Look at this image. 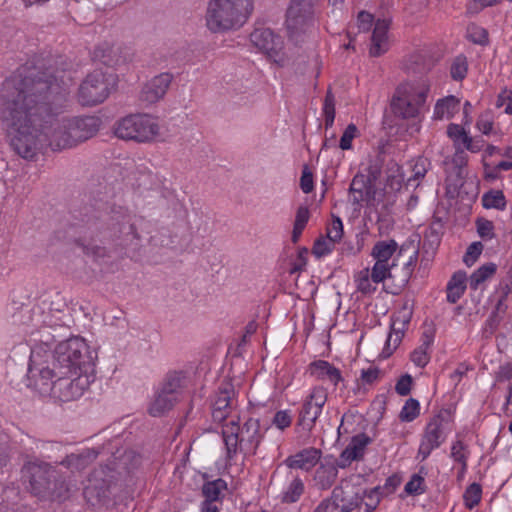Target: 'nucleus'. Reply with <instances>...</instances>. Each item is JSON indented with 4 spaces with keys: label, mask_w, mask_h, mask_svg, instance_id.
Segmentation results:
<instances>
[{
    "label": "nucleus",
    "mask_w": 512,
    "mask_h": 512,
    "mask_svg": "<svg viewBox=\"0 0 512 512\" xmlns=\"http://www.w3.org/2000/svg\"><path fill=\"white\" fill-rule=\"evenodd\" d=\"M71 80L64 69L27 62L3 82L2 115L10 145L20 157L32 160L44 146L53 150L73 147L99 130L100 119L95 116L59 118Z\"/></svg>",
    "instance_id": "f257e3e1"
},
{
    "label": "nucleus",
    "mask_w": 512,
    "mask_h": 512,
    "mask_svg": "<svg viewBox=\"0 0 512 512\" xmlns=\"http://www.w3.org/2000/svg\"><path fill=\"white\" fill-rule=\"evenodd\" d=\"M134 218L126 206L102 200L84 207L80 212V220L87 227L91 238L99 237L101 241L121 240L124 245L140 239Z\"/></svg>",
    "instance_id": "f03ea898"
},
{
    "label": "nucleus",
    "mask_w": 512,
    "mask_h": 512,
    "mask_svg": "<svg viewBox=\"0 0 512 512\" xmlns=\"http://www.w3.org/2000/svg\"><path fill=\"white\" fill-rule=\"evenodd\" d=\"M29 478L30 490L41 500L61 501L68 497L69 486L59 471L43 461H29L23 466Z\"/></svg>",
    "instance_id": "7ed1b4c3"
},
{
    "label": "nucleus",
    "mask_w": 512,
    "mask_h": 512,
    "mask_svg": "<svg viewBox=\"0 0 512 512\" xmlns=\"http://www.w3.org/2000/svg\"><path fill=\"white\" fill-rule=\"evenodd\" d=\"M53 363L63 374L93 375L95 363L93 353L82 338L74 337L60 342L53 355Z\"/></svg>",
    "instance_id": "20e7f679"
},
{
    "label": "nucleus",
    "mask_w": 512,
    "mask_h": 512,
    "mask_svg": "<svg viewBox=\"0 0 512 512\" xmlns=\"http://www.w3.org/2000/svg\"><path fill=\"white\" fill-rule=\"evenodd\" d=\"M253 11V0H210L206 24L211 32H223L242 26Z\"/></svg>",
    "instance_id": "39448f33"
},
{
    "label": "nucleus",
    "mask_w": 512,
    "mask_h": 512,
    "mask_svg": "<svg viewBox=\"0 0 512 512\" xmlns=\"http://www.w3.org/2000/svg\"><path fill=\"white\" fill-rule=\"evenodd\" d=\"M320 0H291L286 12L289 39L296 45L303 43L314 26L316 6Z\"/></svg>",
    "instance_id": "423d86ee"
},
{
    "label": "nucleus",
    "mask_w": 512,
    "mask_h": 512,
    "mask_svg": "<svg viewBox=\"0 0 512 512\" xmlns=\"http://www.w3.org/2000/svg\"><path fill=\"white\" fill-rule=\"evenodd\" d=\"M429 90L430 83L427 80L419 82L417 87L398 86L390 103L393 114L402 119L418 117L425 105Z\"/></svg>",
    "instance_id": "0eeeda50"
},
{
    "label": "nucleus",
    "mask_w": 512,
    "mask_h": 512,
    "mask_svg": "<svg viewBox=\"0 0 512 512\" xmlns=\"http://www.w3.org/2000/svg\"><path fill=\"white\" fill-rule=\"evenodd\" d=\"M114 133L123 140L149 143L159 135L160 127L149 114H131L116 123Z\"/></svg>",
    "instance_id": "6e6552de"
},
{
    "label": "nucleus",
    "mask_w": 512,
    "mask_h": 512,
    "mask_svg": "<svg viewBox=\"0 0 512 512\" xmlns=\"http://www.w3.org/2000/svg\"><path fill=\"white\" fill-rule=\"evenodd\" d=\"M115 86V74L95 70L81 83L78 100L83 106H95L105 101Z\"/></svg>",
    "instance_id": "1a4fd4ad"
},
{
    "label": "nucleus",
    "mask_w": 512,
    "mask_h": 512,
    "mask_svg": "<svg viewBox=\"0 0 512 512\" xmlns=\"http://www.w3.org/2000/svg\"><path fill=\"white\" fill-rule=\"evenodd\" d=\"M252 44L261 50L266 56L279 66L289 64V59L283 52L284 42L281 36L276 35L269 28L255 29L250 34Z\"/></svg>",
    "instance_id": "9d476101"
},
{
    "label": "nucleus",
    "mask_w": 512,
    "mask_h": 512,
    "mask_svg": "<svg viewBox=\"0 0 512 512\" xmlns=\"http://www.w3.org/2000/svg\"><path fill=\"white\" fill-rule=\"evenodd\" d=\"M326 401V389L323 387H314L301 406L297 426L307 433L311 432Z\"/></svg>",
    "instance_id": "9b49d317"
},
{
    "label": "nucleus",
    "mask_w": 512,
    "mask_h": 512,
    "mask_svg": "<svg viewBox=\"0 0 512 512\" xmlns=\"http://www.w3.org/2000/svg\"><path fill=\"white\" fill-rule=\"evenodd\" d=\"M74 374H63L52 382L50 387L51 394L59 398L61 401L67 402L80 397L86 386L89 385L90 379L94 381L93 375L77 374V377L70 379Z\"/></svg>",
    "instance_id": "f8f14e48"
},
{
    "label": "nucleus",
    "mask_w": 512,
    "mask_h": 512,
    "mask_svg": "<svg viewBox=\"0 0 512 512\" xmlns=\"http://www.w3.org/2000/svg\"><path fill=\"white\" fill-rule=\"evenodd\" d=\"M130 49L121 43L104 42L94 50V58L109 67H117L131 60Z\"/></svg>",
    "instance_id": "ddd939ff"
},
{
    "label": "nucleus",
    "mask_w": 512,
    "mask_h": 512,
    "mask_svg": "<svg viewBox=\"0 0 512 512\" xmlns=\"http://www.w3.org/2000/svg\"><path fill=\"white\" fill-rule=\"evenodd\" d=\"M173 78V75L169 72L153 77L143 85L139 94V100L146 105L157 103L166 95Z\"/></svg>",
    "instance_id": "4468645a"
},
{
    "label": "nucleus",
    "mask_w": 512,
    "mask_h": 512,
    "mask_svg": "<svg viewBox=\"0 0 512 512\" xmlns=\"http://www.w3.org/2000/svg\"><path fill=\"white\" fill-rule=\"evenodd\" d=\"M371 441V438L365 433H360L352 437L351 442L340 454L337 467L344 469L349 466L352 461L363 459L365 449Z\"/></svg>",
    "instance_id": "2eb2a0df"
},
{
    "label": "nucleus",
    "mask_w": 512,
    "mask_h": 512,
    "mask_svg": "<svg viewBox=\"0 0 512 512\" xmlns=\"http://www.w3.org/2000/svg\"><path fill=\"white\" fill-rule=\"evenodd\" d=\"M239 434L240 452L255 454L262 438L259 421L248 419L242 427L239 426Z\"/></svg>",
    "instance_id": "dca6fc26"
},
{
    "label": "nucleus",
    "mask_w": 512,
    "mask_h": 512,
    "mask_svg": "<svg viewBox=\"0 0 512 512\" xmlns=\"http://www.w3.org/2000/svg\"><path fill=\"white\" fill-rule=\"evenodd\" d=\"M320 457L321 450L310 447L288 457L285 464L292 469L309 471L318 463Z\"/></svg>",
    "instance_id": "f3484780"
},
{
    "label": "nucleus",
    "mask_w": 512,
    "mask_h": 512,
    "mask_svg": "<svg viewBox=\"0 0 512 512\" xmlns=\"http://www.w3.org/2000/svg\"><path fill=\"white\" fill-rule=\"evenodd\" d=\"M390 21L387 19H378L375 22L371 36L370 56L379 57L388 50L387 33Z\"/></svg>",
    "instance_id": "a211bd4d"
},
{
    "label": "nucleus",
    "mask_w": 512,
    "mask_h": 512,
    "mask_svg": "<svg viewBox=\"0 0 512 512\" xmlns=\"http://www.w3.org/2000/svg\"><path fill=\"white\" fill-rule=\"evenodd\" d=\"M112 469L119 474L130 473L141 464V456L132 449H118L113 454Z\"/></svg>",
    "instance_id": "6ab92c4d"
},
{
    "label": "nucleus",
    "mask_w": 512,
    "mask_h": 512,
    "mask_svg": "<svg viewBox=\"0 0 512 512\" xmlns=\"http://www.w3.org/2000/svg\"><path fill=\"white\" fill-rule=\"evenodd\" d=\"M308 370L311 376L316 379H327L334 385H337L343 380L340 370L325 360H316L310 363Z\"/></svg>",
    "instance_id": "aec40b11"
},
{
    "label": "nucleus",
    "mask_w": 512,
    "mask_h": 512,
    "mask_svg": "<svg viewBox=\"0 0 512 512\" xmlns=\"http://www.w3.org/2000/svg\"><path fill=\"white\" fill-rule=\"evenodd\" d=\"M353 205H360L371 198V180L363 174H356L349 187Z\"/></svg>",
    "instance_id": "412c9836"
},
{
    "label": "nucleus",
    "mask_w": 512,
    "mask_h": 512,
    "mask_svg": "<svg viewBox=\"0 0 512 512\" xmlns=\"http://www.w3.org/2000/svg\"><path fill=\"white\" fill-rule=\"evenodd\" d=\"M223 440L226 447V455L229 460L240 451V434L238 420L231 419L229 423L225 424L223 431Z\"/></svg>",
    "instance_id": "4be33fe9"
},
{
    "label": "nucleus",
    "mask_w": 512,
    "mask_h": 512,
    "mask_svg": "<svg viewBox=\"0 0 512 512\" xmlns=\"http://www.w3.org/2000/svg\"><path fill=\"white\" fill-rule=\"evenodd\" d=\"M36 372L39 375V379L35 381V387L38 388L41 392H48L50 391L51 384L53 382V378H59L60 377V370H58L57 367L53 365L52 368L48 366H43L41 368L33 367L32 365H29V376L35 377Z\"/></svg>",
    "instance_id": "5701e85b"
},
{
    "label": "nucleus",
    "mask_w": 512,
    "mask_h": 512,
    "mask_svg": "<svg viewBox=\"0 0 512 512\" xmlns=\"http://www.w3.org/2000/svg\"><path fill=\"white\" fill-rule=\"evenodd\" d=\"M98 456V452L94 449H85L80 453H72L67 455L60 464L75 470H82L92 463Z\"/></svg>",
    "instance_id": "b1692460"
},
{
    "label": "nucleus",
    "mask_w": 512,
    "mask_h": 512,
    "mask_svg": "<svg viewBox=\"0 0 512 512\" xmlns=\"http://www.w3.org/2000/svg\"><path fill=\"white\" fill-rule=\"evenodd\" d=\"M467 287V275L464 271H457L449 280L446 292L447 301L451 304L456 303L464 294Z\"/></svg>",
    "instance_id": "393cba45"
},
{
    "label": "nucleus",
    "mask_w": 512,
    "mask_h": 512,
    "mask_svg": "<svg viewBox=\"0 0 512 512\" xmlns=\"http://www.w3.org/2000/svg\"><path fill=\"white\" fill-rule=\"evenodd\" d=\"M177 400L178 397L168 395L159 390L149 406V414L153 417H160L171 410Z\"/></svg>",
    "instance_id": "a878e982"
},
{
    "label": "nucleus",
    "mask_w": 512,
    "mask_h": 512,
    "mask_svg": "<svg viewBox=\"0 0 512 512\" xmlns=\"http://www.w3.org/2000/svg\"><path fill=\"white\" fill-rule=\"evenodd\" d=\"M234 395L235 389L233 384L230 381H223L218 388L212 408L230 410L232 408Z\"/></svg>",
    "instance_id": "bb28decb"
},
{
    "label": "nucleus",
    "mask_w": 512,
    "mask_h": 512,
    "mask_svg": "<svg viewBox=\"0 0 512 512\" xmlns=\"http://www.w3.org/2000/svg\"><path fill=\"white\" fill-rule=\"evenodd\" d=\"M460 100L453 95L437 101L434 108V119L451 118L459 110Z\"/></svg>",
    "instance_id": "cd10ccee"
},
{
    "label": "nucleus",
    "mask_w": 512,
    "mask_h": 512,
    "mask_svg": "<svg viewBox=\"0 0 512 512\" xmlns=\"http://www.w3.org/2000/svg\"><path fill=\"white\" fill-rule=\"evenodd\" d=\"M227 489V483L224 479L218 478L213 481L205 482L202 486V495L207 502H218L223 498V491Z\"/></svg>",
    "instance_id": "c85d7f7f"
},
{
    "label": "nucleus",
    "mask_w": 512,
    "mask_h": 512,
    "mask_svg": "<svg viewBox=\"0 0 512 512\" xmlns=\"http://www.w3.org/2000/svg\"><path fill=\"white\" fill-rule=\"evenodd\" d=\"M442 435V419L434 416L427 424L422 440L438 448L443 442Z\"/></svg>",
    "instance_id": "c756f323"
},
{
    "label": "nucleus",
    "mask_w": 512,
    "mask_h": 512,
    "mask_svg": "<svg viewBox=\"0 0 512 512\" xmlns=\"http://www.w3.org/2000/svg\"><path fill=\"white\" fill-rule=\"evenodd\" d=\"M410 315H403L401 318L400 315L395 316L391 324V332L386 341L387 348L390 347L391 343H393L394 349L401 342V339L404 334V330L406 326L409 324Z\"/></svg>",
    "instance_id": "7c9ffc66"
},
{
    "label": "nucleus",
    "mask_w": 512,
    "mask_h": 512,
    "mask_svg": "<svg viewBox=\"0 0 512 512\" xmlns=\"http://www.w3.org/2000/svg\"><path fill=\"white\" fill-rule=\"evenodd\" d=\"M397 248L398 244L395 240L378 241L373 246L371 255L377 262L388 263Z\"/></svg>",
    "instance_id": "2f4dec72"
},
{
    "label": "nucleus",
    "mask_w": 512,
    "mask_h": 512,
    "mask_svg": "<svg viewBox=\"0 0 512 512\" xmlns=\"http://www.w3.org/2000/svg\"><path fill=\"white\" fill-rule=\"evenodd\" d=\"M497 270L494 263H486L474 271L469 278V286L472 290H477L479 286L487 279L491 278Z\"/></svg>",
    "instance_id": "473e14b6"
},
{
    "label": "nucleus",
    "mask_w": 512,
    "mask_h": 512,
    "mask_svg": "<svg viewBox=\"0 0 512 512\" xmlns=\"http://www.w3.org/2000/svg\"><path fill=\"white\" fill-rule=\"evenodd\" d=\"M184 378L185 376L182 372H169L162 383L160 391L177 397L182 388Z\"/></svg>",
    "instance_id": "72a5a7b5"
},
{
    "label": "nucleus",
    "mask_w": 512,
    "mask_h": 512,
    "mask_svg": "<svg viewBox=\"0 0 512 512\" xmlns=\"http://www.w3.org/2000/svg\"><path fill=\"white\" fill-rule=\"evenodd\" d=\"M395 263L392 264L375 262L372 272H371V280L374 283H381L386 279H394L395 275Z\"/></svg>",
    "instance_id": "f704fd0d"
},
{
    "label": "nucleus",
    "mask_w": 512,
    "mask_h": 512,
    "mask_svg": "<svg viewBox=\"0 0 512 512\" xmlns=\"http://www.w3.org/2000/svg\"><path fill=\"white\" fill-rule=\"evenodd\" d=\"M337 475L338 470L336 466H321L316 470L315 480L321 489H328L335 482Z\"/></svg>",
    "instance_id": "c9c22d12"
},
{
    "label": "nucleus",
    "mask_w": 512,
    "mask_h": 512,
    "mask_svg": "<svg viewBox=\"0 0 512 512\" xmlns=\"http://www.w3.org/2000/svg\"><path fill=\"white\" fill-rule=\"evenodd\" d=\"M304 492V484L303 481L296 477L289 484L287 490L283 492L281 501L286 504H291L297 502L301 495Z\"/></svg>",
    "instance_id": "e433bc0d"
},
{
    "label": "nucleus",
    "mask_w": 512,
    "mask_h": 512,
    "mask_svg": "<svg viewBox=\"0 0 512 512\" xmlns=\"http://www.w3.org/2000/svg\"><path fill=\"white\" fill-rule=\"evenodd\" d=\"M483 206L487 209L495 208L504 210L506 207V199L501 190H491L482 197Z\"/></svg>",
    "instance_id": "4c0bfd02"
},
{
    "label": "nucleus",
    "mask_w": 512,
    "mask_h": 512,
    "mask_svg": "<svg viewBox=\"0 0 512 512\" xmlns=\"http://www.w3.org/2000/svg\"><path fill=\"white\" fill-rule=\"evenodd\" d=\"M467 71V58L464 55L455 57L450 67V75L452 79L455 81L463 80L466 77Z\"/></svg>",
    "instance_id": "58836bf2"
},
{
    "label": "nucleus",
    "mask_w": 512,
    "mask_h": 512,
    "mask_svg": "<svg viewBox=\"0 0 512 512\" xmlns=\"http://www.w3.org/2000/svg\"><path fill=\"white\" fill-rule=\"evenodd\" d=\"M481 495H482V489H481L480 484L475 483V482L470 484L466 488V490L463 494V498H464L466 507L468 509H472L476 505H478L481 500Z\"/></svg>",
    "instance_id": "ea45409f"
},
{
    "label": "nucleus",
    "mask_w": 512,
    "mask_h": 512,
    "mask_svg": "<svg viewBox=\"0 0 512 512\" xmlns=\"http://www.w3.org/2000/svg\"><path fill=\"white\" fill-rule=\"evenodd\" d=\"M85 234L87 237L90 238V242L87 244L82 243L83 251L86 255L92 256L95 260L103 259L105 257H109V252L106 249V247L97 245L93 243V240L96 238H91L89 234L87 233V230L85 231Z\"/></svg>",
    "instance_id": "a19ab883"
},
{
    "label": "nucleus",
    "mask_w": 512,
    "mask_h": 512,
    "mask_svg": "<svg viewBox=\"0 0 512 512\" xmlns=\"http://www.w3.org/2000/svg\"><path fill=\"white\" fill-rule=\"evenodd\" d=\"M420 410V404L418 400L409 398L403 406L399 418L405 422L413 421L418 415Z\"/></svg>",
    "instance_id": "79ce46f5"
},
{
    "label": "nucleus",
    "mask_w": 512,
    "mask_h": 512,
    "mask_svg": "<svg viewBox=\"0 0 512 512\" xmlns=\"http://www.w3.org/2000/svg\"><path fill=\"white\" fill-rule=\"evenodd\" d=\"M430 166L431 162L428 158L418 157L412 166L413 175L408 179V183L422 179L426 175Z\"/></svg>",
    "instance_id": "37998d69"
},
{
    "label": "nucleus",
    "mask_w": 512,
    "mask_h": 512,
    "mask_svg": "<svg viewBox=\"0 0 512 512\" xmlns=\"http://www.w3.org/2000/svg\"><path fill=\"white\" fill-rule=\"evenodd\" d=\"M326 237L331 241L338 242L343 236V223L340 217L332 214L331 223L327 226Z\"/></svg>",
    "instance_id": "c03bdc74"
},
{
    "label": "nucleus",
    "mask_w": 512,
    "mask_h": 512,
    "mask_svg": "<svg viewBox=\"0 0 512 512\" xmlns=\"http://www.w3.org/2000/svg\"><path fill=\"white\" fill-rule=\"evenodd\" d=\"M335 241H331L327 237H320L313 245L312 253L317 257L321 258L330 253L335 245Z\"/></svg>",
    "instance_id": "a18cd8bd"
},
{
    "label": "nucleus",
    "mask_w": 512,
    "mask_h": 512,
    "mask_svg": "<svg viewBox=\"0 0 512 512\" xmlns=\"http://www.w3.org/2000/svg\"><path fill=\"white\" fill-rule=\"evenodd\" d=\"M465 445L461 440L453 443L451 448V457L454 461L461 464V471L464 472L467 468V457L464 454Z\"/></svg>",
    "instance_id": "49530a36"
},
{
    "label": "nucleus",
    "mask_w": 512,
    "mask_h": 512,
    "mask_svg": "<svg viewBox=\"0 0 512 512\" xmlns=\"http://www.w3.org/2000/svg\"><path fill=\"white\" fill-rule=\"evenodd\" d=\"M477 233L482 239H492L495 237L494 224L485 218L476 220Z\"/></svg>",
    "instance_id": "de8ad7c7"
},
{
    "label": "nucleus",
    "mask_w": 512,
    "mask_h": 512,
    "mask_svg": "<svg viewBox=\"0 0 512 512\" xmlns=\"http://www.w3.org/2000/svg\"><path fill=\"white\" fill-rule=\"evenodd\" d=\"M358 129L355 124H349L344 130L340 139V148L342 150H349L352 148V141L357 136Z\"/></svg>",
    "instance_id": "09e8293b"
},
{
    "label": "nucleus",
    "mask_w": 512,
    "mask_h": 512,
    "mask_svg": "<svg viewBox=\"0 0 512 512\" xmlns=\"http://www.w3.org/2000/svg\"><path fill=\"white\" fill-rule=\"evenodd\" d=\"M424 478L419 474H414L405 485V492L411 495H420L425 492L423 486Z\"/></svg>",
    "instance_id": "8fccbe9b"
},
{
    "label": "nucleus",
    "mask_w": 512,
    "mask_h": 512,
    "mask_svg": "<svg viewBox=\"0 0 512 512\" xmlns=\"http://www.w3.org/2000/svg\"><path fill=\"white\" fill-rule=\"evenodd\" d=\"M483 250V244L481 242H473L467 248V251L463 257V261L467 266L473 265L478 257L481 255Z\"/></svg>",
    "instance_id": "3c124183"
},
{
    "label": "nucleus",
    "mask_w": 512,
    "mask_h": 512,
    "mask_svg": "<svg viewBox=\"0 0 512 512\" xmlns=\"http://www.w3.org/2000/svg\"><path fill=\"white\" fill-rule=\"evenodd\" d=\"M371 275H369L368 269L362 270L356 280L358 291L363 294H370L375 291V287L371 285Z\"/></svg>",
    "instance_id": "603ef678"
},
{
    "label": "nucleus",
    "mask_w": 512,
    "mask_h": 512,
    "mask_svg": "<svg viewBox=\"0 0 512 512\" xmlns=\"http://www.w3.org/2000/svg\"><path fill=\"white\" fill-rule=\"evenodd\" d=\"M292 422V417L287 410H280L275 413L272 423L280 430L289 427Z\"/></svg>",
    "instance_id": "864d4df0"
},
{
    "label": "nucleus",
    "mask_w": 512,
    "mask_h": 512,
    "mask_svg": "<svg viewBox=\"0 0 512 512\" xmlns=\"http://www.w3.org/2000/svg\"><path fill=\"white\" fill-rule=\"evenodd\" d=\"M412 383H413V379H412L411 375L404 374L397 381V383L395 385V391L401 396H406L411 391Z\"/></svg>",
    "instance_id": "5fc2aeb1"
},
{
    "label": "nucleus",
    "mask_w": 512,
    "mask_h": 512,
    "mask_svg": "<svg viewBox=\"0 0 512 512\" xmlns=\"http://www.w3.org/2000/svg\"><path fill=\"white\" fill-rule=\"evenodd\" d=\"M501 0H473L467 5V12L470 14H477L486 7H490L500 3Z\"/></svg>",
    "instance_id": "6e6d98bb"
},
{
    "label": "nucleus",
    "mask_w": 512,
    "mask_h": 512,
    "mask_svg": "<svg viewBox=\"0 0 512 512\" xmlns=\"http://www.w3.org/2000/svg\"><path fill=\"white\" fill-rule=\"evenodd\" d=\"M411 360L418 367H425L429 362L427 349L423 346L415 349L411 354Z\"/></svg>",
    "instance_id": "4d7b16f0"
},
{
    "label": "nucleus",
    "mask_w": 512,
    "mask_h": 512,
    "mask_svg": "<svg viewBox=\"0 0 512 512\" xmlns=\"http://www.w3.org/2000/svg\"><path fill=\"white\" fill-rule=\"evenodd\" d=\"M501 320V317H496V315L490 314L482 331L483 337L490 338L497 330Z\"/></svg>",
    "instance_id": "13d9d810"
},
{
    "label": "nucleus",
    "mask_w": 512,
    "mask_h": 512,
    "mask_svg": "<svg viewBox=\"0 0 512 512\" xmlns=\"http://www.w3.org/2000/svg\"><path fill=\"white\" fill-rule=\"evenodd\" d=\"M417 256H418V251H414L413 256H411L409 261L405 264L403 275H402L401 279H399V281H398L399 289L404 287L407 284V282L412 274V267L414 266L415 262L417 261Z\"/></svg>",
    "instance_id": "bf43d9fd"
},
{
    "label": "nucleus",
    "mask_w": 512,
    "mask_h": 512,
    "mask_svg": "<svg viewBox=\"0 0 512 512\" xmlns=\"http://www.w3.org/2000/svg\"><path fill=\"white\" fill-rule=\"evenodd\" d=\"M478 129L485 135H488L493 129V120L491 118L490 112L486 111L481 114L477 121Z\"/></svg>",
    "instance_id": "052dcab7"
},
{
    "label": "nucleus",
    "mask_w": 512,
    "mask_h": 512,
    "mask_svg": "<svg viewBox=\"0 0 512 512\" xmlns=\"http://www.w3.org/2000/svg\"><path fill=\"white\" fill-rule=\"evenodd\" d=\"M300 187L304 193H310L313 190V174L309 171L307 166H305L302 171Z\"/></svg>",
    "instance_id": "680f3d73"
},
{
    "label": "nucleus",
    "mask_w": 512,
    "mask_h": 512,
    "mask_svg": "<svg viewBox=\"0 0 512 512\" xmlns=\"http://www.w3.org/2000/svg\"><path fill=\"white\" fill-rule=\"evenodd\" d=\"M310 218V212L307 206H300L296 211L294 226L305 228Z\"/></svg>",
    "instance_id": "e2e57ef3"
},
{
    "label": "nucleus",
    "mask_w": 512,
    "mask_h": 512,
    "mask_svg": "<svg viewBox=\"0 0 512 512\" xmlns=\"http://www.w3.org/2000/svg\"><path fill=\"white\" fill-rule=\"evenodd\" d=\"M358 27L361 31L367 32L370 30L373 23V15L366 12L361 11L357 17Z\"/></svg>",
    "instance_id": "0e129e2a"
},
{
    "label": "nucleus",
    "mask_w": 512,
    "mask_h": 512,
    "mask_svg": "<svg viewBox=\"0 0 512 512\" xmlns=\"http://www.w3.org/2000/svg\"><path fill=\"white\" fill-rule=\"evenodd\" d=\"M379 375V368L371 366L368 369H363L361 371V380L366 384H372L379 378Z\"/></svg>",
    "instance_id": "69168bd1"
},
{
    "label": "nucleus",
    "mask_w": 512,
    "mask_h": 512,
    "mask_svg": "<svg viewBox=\"0 0 512 512\" xmlns=\"http://www.w3.org/2000/svg\"><path fill=\"white\" fill-rule=\"evenodd\" d=\"M495 379L497 382H506L512 380V363L501 365L496 372Z\"/></svg>",
    "instance_id": "338daca9"
},
{
    "label": "nucleus",
    "mask_w": 512,
    "mask_h": 512,
    "mask_svg": "<svg viewBox=\"0 0 512 512\" xmlns=\"http://www.w3.org/2000/svg\"><path fill=\"white\" fill-rule=\"evenodd\" d=\"M496 105L497 107H502L505 105V113L512 114V91L505 94H500L498 96Z\"/></svg>",
    "instance_id": "774afa93"
}]
</instances>
